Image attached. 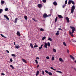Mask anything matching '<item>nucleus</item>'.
Segmentation results:
<instances>
[{"label":"nucleus","instance_id":"nucleus-51","mask_svg":"<svg viewBox=\"0 0 76 76\" xmlns=\"http://www.w3.org/2000/svg\"><path fill=\"white\" fill-rule=\"evenodd\" d=\"M42 73L43 75H44V71H42Z\"/></svg>","mask_w":76,"mask_h":76},{"label":"nucleus","instance_id":"nucleus-36","mask_svg":"<svg viewBox=\"0 0 76 76\" xmlns=\"http://www.w3.org/2000/svg\"><path fill=\"white\" fill-rule=\"evenodd\" d=\"M2 12H3V10L2 9H1L0 10V13H2Z\"/></svg>","mask_w":76,"mask_h":76},{"label":"nucleus","instance_id":"nucleus-53","mask_svg":"<svg viewBox=\"0 0 76 76\" xmlns=\"http://www.w3.org/2000/svg\"><path fill=\"white\" fill-rule=\"evenodd\" d=\"M1 75H3V76L5 75V74H4L3 73H2Z\"/></svg>","mask_w":76,"mask_h":76},{"label":"nucleus","instance_id":"nucleus-18","mask_svg":"<svg viewBox=\"0 0 76 76\" xmlns=\"http://www.w3.org/2000/svg\"><path fill=\"white\" fill-rule=\"evenodd\" d=\"M43 46V45L42 44L41 45V46L40 47H39V50H41L42 49V47Z\"/></svg>","mask_w":76,"mask_h":76},{"label":"nucleus","instance_id":"nucleus-25","mask_svg":"<svg viewBox=\"0 0 76 76\" xmlns=\"http://www.w3.org/2000/svg\"><path fill=\"white\" fill-rule=\"evenodd\" d=\"M47 45L48 46V47H50V42H48Z\"/></svg>","mask_w":76,"mask_h":76},{"label":"nucleus","instance_id":"nucleus-40","mask_svg":"<svg viewBox=\"0 0 76 76\" xmlns=\"http://www.w3.org/2000/svg\"><path fill=\"white\" fill-rule=\"evenodd\" d=\"M8 10H9V9L7 8L5 9V11H8Z\"/></svg>","mask_w":76,"mask_h":76},{"label":"nucleus","instance_id":"nucleus-6","mask_svg":"<svg viewBox=\"0 0 76 76\" xmlns=\"http://www.w3.org/2000/svg\"><path fill=\"white\" fill-rule=\"evenodd\" d=\"M44 44L45 45H44V47H45V48H47V43L45 42Z\"/></svg>","mask_w":76,"mask_h":76},{"label":"nucleus","instance_id":"nucleus-61","mask_svg":"<svg viewBox=\"0 0 76 76\" xmlns=\"http://www.w3.org/2000/svg\"><path fill=\"white\" fill-rule=\"evenodd\" d=\"M60 28H61V26H60Z\"/></svg>","mask_w":76,"mask_h":76},{"label":"nucleus","instance_id":"nucleus-3","mask_svg":"<svg viewBox=\"0 0 76 76\" xmlns=\"http://www.w3.org/2000/svg\"><path fill=\"white\" fill-rule=\"evenodd\" d=\"M75 9V5L72 6V8L71 9V13H73L74 12V10Z\"/></svg>","mask_w":76,"mask_h":76},{"label":"nucleus","instance_id":"nucleus-45","mask_svg":"<svg viewBox=\"0 0 76 76\" xmlns=\"http://www.w3.org/2000/svg\"><path fill=\"white\" fill-rule=\"evenodd\" d=\"M38 47V45H35L34 46V48H36V47Z\"/></svg>","mask_w":76,"mask_h":76},{"label":"nucleus","instance_id":"nucleus-37","mask_svg":"<svg viewBox=\"0 0 76 76\" xmlns=\"http://www.w3.org/2000/svg\"><path fill=\"white\" fill-rule=\"evenodd\" d=\"M50 69H51L52 70H55V71L56 70V69H54V68H53V67H51Z\"/></svg>","mask_w":76,"mask_h":76},{"label":"nucleus","instance_id":"nucleus-29","mask_svg":"<svg viewBox=\"0 0 76 76\" xmlns=\"http://www.w3.org/2000/svg\"><path fill=\"white\" fill-rule=\"evenodd\" d=\"M48 74H49V75H50V76H52L53 75V74L51 72H49Z\"/></svg>","mask_w":76,"mask_h":76},{"label":"nucleus","instance_id":"nucleus-50","mask_svg":"<svg viewBox=\"0 0 76 76\" xmlns=\"http://www.w3.org/2000/svg\"><path fill=\"white\" fill-rule=\"evenodd\" d=\"M10 61L11 62H13V60L11 58L10 59Z\"/></svg>","mask_w":76,"mask_h":76},{"label":"nucleus","instance_id":"nucleus-7","mask_svg":"<svg viewBox=\"0 0 76 76\" xmlns=\"http://www.w3.org/2000/svg\"><path fill=\"white\" fill-rule=\"evenodd\" d=\"M4 16L5 18H6V19H7V20H9V21L10 20L9 18V17H8L7 16L4 15Z\"/></svg>","mask_w":76,"mask_h":76},{"label":"nucleus","instance_id":"nucleus-38","mask_svg":"<svg viewBox=\"0 0 76 76\" xmlns=\"http://www.w3.org/2000/svg\"><path fill=\"white\" fill-rule=\"evenodd\" d=\"M52 60L53 61L54 60V57L53 56H52Z\"/></svg>","mask_w":76,"mask_h":76},{"label":"nucleus","instance_id":"nucleus-26","mask_svg":"<svg viewBox=\"0 0 76 76\" xmlns=\"http://www.w3.org/2000/svg\"><path fill=\"white\" fill-rule=\"evenodd\" d=\"M24 19L25 20H27L28 19V17L26 16H24Z\"/></svg>","mask_w":76,"mask_h":76},{"label":"nucleus","instance_id":"nucleus-48","mask_svg":"<svg viewBox=\"0 0 76 76\" xmlns=\"http://www.w3.org/2000/svg\"><path fill=\"white\" fill-rule=\"evenodd\" d=\"M51 14H49L48 15H47V17H48V16H51Z\"/></svg>","mask_w":76,"mask_h":76},{"label":"nucleus","instance_id":"nucleus-57","mask_svg":"<svg viewBox=\"0 0 76 76\" xmlns=\"http://www.w3.org/2000/svg\"><path fill=\"white\" fill-rule=\"evenodd\" d=\"M39 67V65H38L37 66V68H38V67Z\"/></svg>","mask_w":76,"mask_h":76},{"label":"nucleus","instance_id":"nucleus-13","mask_svg":"<svg viewBox=\"0 0 76 76\" xmlns=\"http://www.w3.org/2000/svg\"><path fill=\"white\" fill-rule=\"evenodd\" d=\"M30 46L32 48H34V47H33V45H32V44L31 43H30Z\"/></svg>","mask_w":76,"mask_h":76},{"label":"nucleus","instance_id":"nucleus-24","mask_svg":"<svg viewBox=\"0 0 76 76\" xmlns=\"http://www.w3.org/2000/svg\"><path fill=\"white\" fill-rule=\"evenodd\" d=\"M0 35H1V36L2 37H3V38H6V37L4 36V35H3L2 34H1Z\"/></svg>","mask_w":76,"mask_h":76},{"label":"nucleus","instance_id":"nucleus-30","mask_svg":"<svg viewBox=\"0 0 76 76\" xmlns=\"http://www.w3.org/2000/svg\"><path fill=\"white\" fill-rule=\"evenodd\" d=\"M11 56H12V57H16V56L15 54H12Z\"/></svg>","mask_w":76,"mask_h":76},{"label":"nucleus","instance_id":"nucleus-2","mask_svg":"<svg viewBox=\"0 0 76 76\" xmlns=\"http://www.w3.org/2000/svg\"><path fill=\"white\" fill-rule=\"evenodd\" d=\"M71 3H72V4L74 5H75V2H74V1H73L72 0H69L68 1V5H70V4H71Z\"/></svg>","mask_w":76,"mask_h":76},{"label":"nucleus","instance_id":"nucleus-1","mask_svg":"<svg viewBox=\"0 0 76 76\" xmlns=\"http://www.w3.org/2000/svg\"><path fill=\"white\" fill-rule=\"evenodd\" d=\"M70 28H71V29H72V33L70 32H69V34L71 35V37H73V34L74 33V31H76V29H75V28L74 27H72L70 26Z\"/></svg>","mask_w":76,"mask_h":76},{"label":"nucleus","instance_id":"nucleus-20","mask_svg":"<svg viewBox=\"0 0 76 76\" xmlns=\"http://www.w3.org/2000/svg\"><path fill=\"white\" fill-rule=\"evenodd\" d=\"M22 61L24 62V63H26L27 62L24 59H22Z\"/></svg>","mask_w":76,"mask_h":76},{"label":"nucleus","instance_id":"nucleus-42","mask_svg":"<svg viewBox=\"0 0 76 76\" xmlns=\"http://www.w3.org/2000/svg\"><path fill=\"white\" fill-rule=\"evenodd\" d=\"M45 72L46 73H48H48H49V72H48V71H47V70H46L45 71Z\"/></svg>","mask_w":76,"mask_h":76},{"label":"nucleus","instance_id":"nucleus-4","mask_svg":"<svg viewBox=\"0 0 76 76\" xmlns=\"http://www.w3.org/2000/svg\"><path fill=\"white\" fill-rule=\"evenodd\" d=\"M37 6L39 8H41L42 7V5L41 4H39L37 5Z\"/></svg>","mask_w":76,"mask_h":76},{"label":"nucleus","instance_id":"nucleus-21","mask_svg":"<svg viewBox=\"0 0 76 76\" xmlns=\"http://www.w3.org/2000/svg\"><path fill=\"white\" fill-rule=\"evenodd\" d=\"M48 41H52V39L51 37H49V38L48 39Z\"/></svg>","mask_w":76,"mask_h":76},{"label":"nucleus","instance_id":"nucleus-11","mask_svg":"<svg viewBox=\"0 0 76 76\" xmlns=\"http://www.w3.org/2000/svg\"><path fill=\"white\" fill-rule=\"evenodd\" d=\"M59 60L60 61H61V62H64V61L63 59H62V58H59Z\"/></svg>","mask_w":76,"mask_h":76},{"label":"nucleus","instance_id":"nucleus-9","mask_svg":"<svg viewBox=\"0 0 76 76\" xmlns=\"http://www.w3.org/2000/svg\"><path fill=\"white\" fill-rule=\"evenodd\" d=\"M70 58H71V59H72V60H75V58L73 57V56H72V55H70Z\"/></svg>","mask_w":76,"mask_h":76},{"label":"nucleus","instance_id":"nucleus-28","mask_svg":"<svg viewBox=\"0 0 76 76\" xmlns=\"http://www.w3.org/2000/svg\"><path fill=\"white\" fill-rule=\"evenodd\" d=\"M45 38H46V37H45V36H44L42 38V40H44V39H45Z\"/></svg>","mask_w":76,"mask_h":76},{"label":"nucleus","instance_id":"nucleus-14","mask_svg":"<svg viewBox=\"0 0 76 76\" xmlns=\"http://www.w3.org/2000/svg\"><path fill=\"white\" fill-rule=\"evenodd\" d=\"M17 21H18V18H16L15 19L14 21V23H17Z\"/></svg>","mask_w":76,"mask_h":76},{"label":"nucleus","instance_id":"nucleus-41","mask_svg":"<svg viewBox=\"0 0 76 76\" xmlns=\"http://www.w3.org/2000/svg\"><path fill=\"white\" fill-rule=\"evenodd\" d=\"M32 19L34 21V22H37V20H35V19L34 18H32Z\"/></svg>","mask_w":76,"mask_h":76},{"label":"nucleus","instance_id":"nucleus-23","mask_svg":"<svg viewBox=\"0 0 76 76\" xmlns=\"http://www.w3.org/2000/svg\"><path fill=\"white\" fill-rule=\"evenodd\" d=\"M53 52H54V53H56V52L57 51L54 48H53Z\"/></svg>","mask_w":76,"mask_h":76},{"label":"nucleus","instance_id":"nucleus-54","mask_svg":"<svg viewBox=\"0 0 76 76\" xmlns=\"http://www.w3.org/2000/svg\"><path fill=\"white\" fill-rule=\"evenodd\" d=\"M74 70H75V71H76V68H74Z\"/></svg>","mask_w":76,"mask_h":76},{"label":"nucleus","instance_id":"nucleus-31","mask_svg":"<svg viewBox=\"0 0 76 76\" xmlns=\"http://www.w3.org/2000/svg\"><path fill=\"white\" fill-rule=\"evenodd\" d=\"M57 17H56L55 19V22H57Z\"/></svg>","mask_w":76,"mask_h":76},{"label":"nucleus","instance_id":"nucleus-43","mask_svg":"<svg viewBox=\"0 0 76 76\" xmlns=\"http://www.w3.org/2000/svg\"><path fill=\"white\" fill-rule=\"evenodd\" d=\"M46 0H43L42 1L43 3H46Z\"/></svg>","mask_w":76,"mask_h":76},{"label":"nucleus","instance_id":"nucleus-27","mask_svg":"<svg viewBox=\"0 0 76 76\" xmlns=\"http://www.w3.org/2000/svg\"><path fill=\"white\" fill-rule=\"evenodd\" d=\"M4 2V1H1V5H3Z\"/></svg>","mask_w":76,"mask_h":76},{"label":"nucleus","instance_id":"nucleus-5","mask_svg":"<svg viewBox=\"0 0 76 76\" xmlns=\"http://www.w3.org/2000/svg\"><path fill=\"white\" fill-rule=\"evenodd\" d=\"M65 19L66 20V21L67 22L69 23L70 22V21L69 20V18L68 17H66L65 18Z\"/></svg>","mask_w":76,"mask_h":76},{"label":"nucleus","instance_id":"nucleus-47","mask_svg":"<svg viewBox=\"0 0 76 76\" xmlns=\"http://www.w3.org/2000/svg\"><path fill=\"white\" fill-rule=\"evenodd\" d=\"M36 59H38V60H39V57H36Z\"/></svg>","mask_w":76,"mask_h":76},{"label":"nucleus","instance_id":"nucleus-56","mask_svg":"<svg viewBox=\"0 0 76 76\" xmlns=\"http://www.w3.org/2000/svg\"><path fill=\"white\" fill-rule=\"evenodd\" d=\"M15 46H19L18 45H15Z\"/></svg>","mask_w":76,"mask_h":76},{"label":"nucleus","instance_id":"nucleus-35","mask_svg":"<svg viewBox=\"0 0 76 76\" xmlns=\"http://www.w3.org/2000/svg\"><path fill=\"white\" fill-rule=\"evenodd\" d=\"M10 67H12V69H14V67H13V66L12 65H10Z\"/></svg>","mask_w":76,"mask_h":76},{"label":"nucleus","instance_id":"nucleus-60","mask_svg":"<svg viewBox=\"0 0 76 76\" xmlns=\"http://www.w3.org/2000/svg\"><path fill=\"white\" fill-rule=\"evenodd\" d=\"M35 45H37V44H36V43H35Z\"/></svg>","mask_w":76,"mask_h":76},{"label":"nucleus","instance_id":"nucleus-12","mask_svg":"<svg viewBox=\"0 0 76 76\" xmlns=\"http://www.w3.org/2000/svg\"><path fill=\"white\" fill-rule=\"evenodd\" d=\"M43 17L44 18H46V17H47V15L45 13L43 15Z\"/></svg>","mask_w":76,"mask_h":76},{"label":"nucleus","instance_id":"nucleus-32","mask_svg":"<svg viewBox=\"0 0 76 76\" xmlns=\"http://www.w3.org/2000/svg\"><path fill=\"white\" fill-rule=\"evenodd\" d=\"M46 58L48 60L49 59H50V57H49L48 56H47L46 57Z\"/></svg>","mask_w":76,"mask_h":76},{"label":"nucleus","instance_id":"nucleus-19","mask_svg":"<svg viewBox=\"0 0 76 76\" xmlns=\"http://www.w3.org/2000/svg\"><path fill=\"white\" fill-rule=\"evenodd\" d=\"M56 73H60L61 74L62 73V72L61 71H56Z\"/></svg>","mask_w":76,"mask_h":76},{"label":"nucleus","instance_id":"nucleus-46","mask_svg":"<svg viewBox=\"0 0 76 76\" xmlns=\"http://www.w3.org/2000/svg\"><path fill=\"white\" fill-rule=\"evenodd\" d=\"M65 6H66V5L64 4L63 5L62 7L63 8H64V7H65Z\"/></svg>","mask_w":76,"mask_h":76},{"label":"nucleus","instance_id":"nucleus-44","mask_svg":"<svg viewBox=\"0 0 76 76\" xmlns=\"http://www.w3.org/2000/svg\"><path fill=\"white\" fill-rule=\"evenodd\" d=\"M67 1L66 0L65 1V4H67Z\"/></svg>","mask_w":76,"mask_h":76},{"label":"nucleus","instance_id":"nucleus-17","mask_svg":"<svg viewBox=\"0 0 76 76\" xmlns=\"http://www.w3.org/2000/svg\"><path fill=\"white\" fill-rule=\"evenodd\" d=\"M55 34L56 35H59V31H57V33H56Z\"/></svg>","mask_w":76,"mask_h":76},{"label":"nucleus","instance_id":"nucleus-59","mask_svg":"<svg viewBox=\"0 0 76 76\" xmlns=\"http://www.w3.org/2000/svg\"><path fill=\"white\" fill-rule=\"evenodd\" d=\"M74 62H75V63H76V60H75Z\"/></svg>","mask_w":76,"mask_h":76},{"label":"nucleus","instance_id":"nucleus-16","mask_svg":"<svg viewBox=\"0 0 76 76\" xmlns=\"http://www.w3.org/2000/svg\"><path fill=\"white\" fill-rule=\"evenodd\" d=\"M58 16L59 18L61 19H63V16L60 15H58Z\"/></svg>","mask_w":76,"mask_h":76},{"label":"nucleus","instance_id":"nucleus-22","mask_svg":"<svg viewBox=\"0 0 76 76\" xmlns=\"http://www.w3.org/2000/svg\"><path fill=\"white\" fill-rule=\"evenodd\" d=\"M40 31H41V32H44V30L43 28H41L40 29Z\"/></svg>","mask_w":76,"mask_h":76},{"label":"nucleus","instance_id":"nucleus-15","mask_svg":"<svg viewBox=\"0 0 76 76\" xmlns=\"http://www.w3.org/2000/svg\"><path fill=\"white\" fill-rule=\"evenodd\" d=\"M39 71H37V72H36V76H38V75H39Z\"/></svg>","mask_w":76,"mask_h":76},{"label":"nucleus","instance_id":"nucleus-10","mask_svg":"<svg viewBox=\"0 0 76 76\" xmlns=\"http://www.w3.org/2000/svg\"><path fill=\"white\" fill-rule=\"evenodd\" d=\"M53 4L55 6H57V3L56 1L54 2Z\"/></svg>","mask_w":76,"mask_h":76},{"label":"nucleus","instance_id":"nucleus-33","mask_svg":"<svg viewBox=\"0 0 76 76\" xmlns=\"http://www.w3.org/2000/svg\"><path fill=\"white\" fill-rule=\"evenodd\" d=\"M35 62L36 64H38V61L37 60H35Z\"/></svg>","mask_w":76,"mask_h":76},{"label":"nucleus","instance_id":"nucleus-8","mask_svg":"<svg viewBox=\"0 0 76 76\" xmlns=\"http://www.w3.org/2000/svg\"><path fill=\"white\" fill-rule=\"evenodd\" d=\"M17 34L18 36L20 37V32H19V31H17Z\"/></svg>","mask_w":76,"mask_h":76},{"label":"nucleus","instance_id":"nucleus-55","mask_svg":"<svg viewBox=\"0 0 76 76\" xmlns=\"http://www.w3.org/2000/svg\"><path fill=\"white\" fill-rule=\"evenodd\" d=\"M58 29H59V30H62V29H61V28H58Z\"/></svg>","mask_w":76,"mask_h":76},{"label":"nucleus","instance_id":"nucleus-49","mask_svg":"<svg viewBox=\"0 0 76 76\" xmlns=\"http://www.w3.org/2000/svg\"><path fill=\"white\" fill-rule=\"evenodd\" d=\"M67 52L68 53H69V50L68 49L66 50Z\"/></svg>","mask_w":76,"mask_h":76},{"label":"nucleus","instance_id":"nucleus-58","mask_svg":"<svg viewBox=\"0 0 76 76\" xmlns=\"http://www.w3.org/2000/svg\"><path fill=\"white\" fill-rule=\"evenodd\" d=\"M14 45H15V42H14Z\"/></svg>","mask_w":76,"mask_h":76},{"label":"nucleus","instance_id":"nucleus-52","mask_svg":"<svg viewBox=\"0 0 76 76\" xmlns=\"http://www.w3.org/2000/svg\"><path fill=\"white\" fill-rule=\"evenodd\" d=\"M6 51L8 53H10V52H9V51H8V50H6Z\"/></svg>","mask_w":76,"mask_h":76},{"label":"nucleus","instance_id":"nucleus-34","mask_svg":"<svg viewBox=\"0 0 76 76\" xmlns=\"http://www.w3.org/2000/svg\"><path fill=\"white\" fill-rule=\"evenodd\" d=\"M63 44L64 45V46H65L66 47V43H65V42H63Z\"/></svg>","mask_w":76,"mask_h":76},{"label":"nucleus","instance_id":"nucleus-39","mask_svg":"<svg viewBox=\"0 0 76 76\" xmlns=\"http://www.w3.org/2000/svg\"><path fill=\"white\" fill-rule=\"evenodd\" d=\"M15 47L17 49H18V48H19L20 47H19V46H15Z\"/></svg>","mask_w":76,"mask_h":76}]
</instances>
